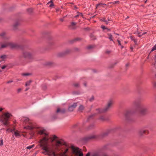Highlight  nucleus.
Instances as JSON below:
<instances>
[{"label": "nucleus", "instance_id": "nucleus-53", "mask_svg": "<svg viewBox=\"0 0 156 156\" xmlns=\"http://www.w3.org/2000/svg\"><path fill=\"white\" fill-rule=\"evenodd\" d=\"M153 85L154 87H156V82H154V83Z\"/></svg>", "mask_w": 156, "mask_h": 156}, {"label": "nucleus", "instance_id": "nucleus-34", "mask_svg": "<svg viewBox=\"0 0 156 156\" xmlns=\"http://www.w3.org/2000/svg\"><path fill=\"white\" fill-rule=\"evenodd\" d=\"M155 50H156V44L153 47L151 51H153Z\"/></svg>", "mask_w": 156, "mask_h": 156}, {"label": "nucleus", "instance_id": "nucleus-27", "mask_svg": "<svg viewBox=\"0 0 156 156\" xmlns=\"http://www.w3.org/2000/svg\"><path fill=\"white\" fill-rule=\"evenodd\" d=\"M31 82L32 81L30 80L27 81L26 83L25 86H27L30 85Z\"/></svg>", "mask_w": 156, "mask_h": 156}, {"label": "nucleus", "instance_id": "nucleus-55", "mask_svg": "<svg viewBox=\"0 0 156 156\" xmlns=\"http://www.w3.org/2000/svg\"><path fill=\"white\" fill-rule=\"evenodd\" d=\"M62 54V53H60V54H59L58 55V56H62V55H61Z\"/></svg>", "mask_w": 156, "mask_h": 156}, {"label": "nucleus", "instance_id": "nucleus-29", "mask_svg": "<svg viewBox=\"0 0 156 156\" xmlns=\"http://www.w3.org/2000/svg\"><path fill=\"white\" fill-rule=\"evenodd\" d=\"M130 38L132 41H134V42L135 43H136L137 40H136V39H135V38L133 36H131Z\"/></svg>", "mask_w": 156, "mask_h": 156}, {"label": "nucleus", "instance_id": "nucleus-35", "mask_svg": "<svg viewBox=\"0 0 156 156\" xmlns=\"http://www.w3.org/2000/svg\"><path fill=\"white\" fill-rule=\"evenodd\" d=\"M73 86L75 87H77L79 86V84L78 83H76L73 84Z\"/></svg>", "mask_w": 156, "mask_h": 156}, {"label": "nucleus", "instance_id": "nucleus-56", "mask_svg": "<svg viewBox=\"0 0 156 156\" xmlns=\"http://www.w3.org/2000/svg\"><path fill=\"white\" fill-rule=\"evenodd\" d=\"M127 41H123V44H124L123 45H124L125 44H127Z\"/></svg>", "mask_w": 156, "mask_h": 156}, {"label": "nucleus", "instance_id": "nucleus-36", "mask_svg": "<svg viewBox=\"0 0 156 156\" xmlns=\"http://www.w3.org/2000/svg\"><path fill=\"white\" fill-rule=\"evenodd\" d=\"M22 89L21 88H19L17 89V93H19L22 90Z\"/></svg>", "mask_w": 156, "mask_h": 156}, {"label": "nucleus", "instance_id": "nucleus-31", "mask_svg": "<svg viewBox=\"0 0 156 156\" xmlns=\"http://www.w3.org/2000/svg\"><path fill=\"white\" fill-rule=\"evenodd\" d=\"M109 4H119V2L118 1H115L114 2H109Z\"/></svg>", "mask_w": 156, "mask_h": 156}, {"label": "nucleus", "instance_id": "nucleus-42", "mask_svg": "<svg viewBox=\"0 0 156 156\" xmlns=\"http://www.w3.org/2000/svg\"><path fill=\"white\" fill-rule=\"evenodd\" d=\"M155 62L154 64V67L156 69V55H155Z\"/></svg>", "mask_w": 156, "mask_h": 156}, {"label": "nucleus", "instance_id": "nucleus-52", "mask_svg": "<svg viewBox=\"0 0 156 156\" xmlns=\"http://www.w3.org/2000/svg\"><path fill=\"white\" fill-rule=\"evenodd\" d=\"M12 80H10V81H8L7 82V83H12Z\"/></svg>", "mask_w": 156, "mask_h": 156}, {"label": "nucleus", "instance_id": "nucleus-8", "mask_svg": "<svg viewBox=\"0 0 156 156\" xmlns=\"http://www.w3.org/2000/svg\"><path fill=\"white\" fill-rule=\"evenodd\" d=\"M64 144V142L62 140H57L55 143V149L57 151H59L60 150L58 147Z\"/></svg>", "mask_w": 156, "mask_h": 156}, {"label": "nucleus", "instance_id": "nucleus-19", "mask_svg": "<svg viewBox=\"0 0 156 156\" xmlns=\"http://www.w3.org/2000/svg\"><path fill=\"white\" fill-rule=\"evenodd\" d=\"M84 107L83 105H81L78 108V111L80 112H83V110H84Z\"/></svg>", "mask_w": 156, "mask_h": 156}, {"label": "nucleus", "instance_id": "nucleus-5", "mask_svg": "<svg viewBox=\"0 0 156 156\" xmlns=\"http://www.w3.org/2000/svg\"><path fill=\"white\" fill-rule=\"evenodd\" d=\"M133 104L134 106H136L138 108L139 113L141 115H144L147 112V108L143 107H140V102L139 101L137 100L134 101L133 102Z\"/></svg>", "mask_w": 156, "mask_h": 156}, {"label": "nucleus", "instance_id": "nucleus-33", "mask_svg": "<svg viewBox=\"0 0 156 156\" xmlns=\"http://www.w3.org/2000/svg\"><path fill=\"white\" fill-rule=\"evenodd\" d=\"M5 35V33H2L0 34V37H1L4 38Z\"/></svg>", "mask_w": 156, "mask_h": 156}, {"label": "nucleus", "instance_id": "nucleus-37", "mask_svg": "<svg viewBox=\"0 0 156 156\" xmlns=\"http://www.w3.org/2000/svg\"><path fill=\"white\" fill-rule=\"evenodd\" d=\"M19 24V23L17 22H16L14 25L13 26L14 27H16Z\"/></svg>", "mask_w": 156, "mask_h": 156}, {"label": "nucleus", "instance_id": "nucleus-10", "mask_svg": "<svg viewBox=\"0 0 156 156\" xmlns=\"http://www.w3.org/2000/svg\"><path fill=\"white\" fill-rule=\"evenodd\" d=\"M148 128L147 126H145L143 129H140L139 132V133L140 135H142L144 134H145L146 133H148V130L147 129Z\"/></svg>", "mask_w": 156, "mask_h": 156}, {"label": "nucleus", "instance_id": "nucleus-17", "mask_svg": "<svg viewBox=\"0 0 156 156\" xmlns=\"http://www.w3.org/2000/svg\"><path fill=\"white\" fill-rule=\"evenodd\" d=\"M77 24L76 23L72 22L71 23V24L69 26V27L70 29H75L76 27H75V26Z\"/></svg>", "mask_w": 156, "mask_h": 156}, {"label": "nucleus", "instance_id": "nucleus-2", "mask_svg": "<svg viewBox=\"0 0 156 156\" xmlns=\"http://www.w3.org/2000/svg\"><path fill=\"white\" fill-rule=\"evenodd\" d=\"M22 120L26 126L24 127V129L27 130H32L34 129H37L38 127L36 126L35 124L33 123L32 121L27 117H24Z\"/></svg>", "mask_w": 156, "mask_h": 156}, {"label": "nucleus", "instance_id": "nucleus-3", "mask_svg": "<svg viewBox=\"0 0 156 156\" xmlns=\"http://www.w3.org/2000/svg\"><path fill=\"white\" fill-rule=\"evenodd\" d=\"M12 115L8 112H5L1 116L0 121L4 125L7 126L9 124V120Z\"/></svg>", "mask_w": 156, "mask_h": 156}, {"label": "nucleus", "instance_id": "nucleus-60", "mask_svg": "<svg viewBox=\"0 0 156 156\" xmlns=\"http://www.w3.org/2000/svg\"><path fill=\"white\" fill-rule=\"evenodd\" d=\"M106 29L108 31H110V29H109L108 28H107V27L106 28Z\"/></svg>", "mask_w": 156, "mask_h": 156}, {"label": "nucleus", "instance_id": "nucleus-15", "mask_svg": "<svg viewBox=\"0 0 156 156\" xmlns=\"http://www.w3.org/2000/svg\"><path fill=\"white\" fill-rule=\"evenodd\" d=\"M98 119L101 121H103L108 120V119L105 116L102 115Z\"/></svg>", "mask_w": 156, "mask_h": 156}, {"label": "nucleus", "instance_id": "nucleus-39", "mask_svg": "<svg viewBox=\"0 0 156 156\" xmlns=\"http://www.w3.org/2000/svg\"><path fill=\"white\" fill-rule=\"evenodd\" d=\"M94 137H95V136H89L88 137H87V139H92V138H94Z\"/></svg>", "mask_w": 156, "mask_h": 156}, {"label": "nucleus", "instance_id": "nucleus-12", "mask_svg": "<svg viewBox=\"0 0 156 156\" xmlns=\"http://www.w3.org/2000/svg\"><path fill=\"white\" fill-rule=\"evenodd\" d=\"M23 56L25 58H27L29 59H31L32 58L31 54L27 52H25L23 54Z\"/></svg>", "mask_w": 156, "mask_h": 156}, {"label": "nucleus", "instance_id": "nucleus-61", "mask_svg": "<svg viewBox=\"0 0 156 156\" xmlns=\"http://www.w3.org/2000/svg\"><path fill=\"white\" fill-rule=\"evenodd\" d=\"M56 137H56V136H54V137H53L54 139H55V138H56Z\"/></svg>", "mask_w": 156, "mask_h": 156}, {"label": "nucleus", "instance_id": "nucleus-24", "mask_svg": "<svg viewBox=\"0 0 156 156\" xmlns=\"http://www.w3.org/2000/svg\"><path fill=\"white\" fill-rule=\"evenodd\" d=\"M146 33H147L146 32H143L142 33H138V37H140L142 36V35L145 34H146Z\"/></svg>", "mask_w": 156, "mask_h": 156}, {"label": "nucleus", "instance_id": "nucleus-6", "mask_svg": "<svg viewBox=\"0 0 156 156\" xmlns=\"http://www.w3.org/2000/svg\"><path fill=\"white\" fill-rule=\"evenodd\" d=\"M8 46L9 47L12 48H18L19 45L16 43H13L11 42H7L5 44L0 45V49L5 48Z\"/></svg>", "mask_w": 156, "mask_h": 156}, {"label": "nucleus", "instance_id": "nucleus-7", "mask_svg": "<svg viewBox=\"0 0 156 156\" xmlns=\"http://www.w3.org/2000/svg\"><path fill=\"white\" fill-rule=\"evenodd\" d=\"M71 149L73 154H75L76 156H83V154L81 150L77 147L72 146Z\"/></svg>", "mask_w": 156, "mask_h": 156}, {"label": "nucleus", "instance_id": "nucleus-18", "mask_svg": "<svg viewBox=\"0 0 156 156\" xmlns=\"http://www.w3.org/2000/svg\"><path fill=\"white\" fill-rule=\"evenodd\" d=\"M107 35L108 36V38L110 40V41H112L114 42V41L113 40V37L112 35L111 34H108Z\"/></svg>", "mask_w": 156, "mask_h": 156}, {"label": "nucleus", "instance_id": "nucleus-62", "mask_svg": "<svg viewBox=\"0 0 156 156\" xmlns=\"http://www.w3.org/2000/svg\"><path fill=\"white\" fill-rule=\"evenodd\" d=\"M51 64V63H48L47 64L48 65H50Z\"/></svg>", "mask_w": 156, "mask_h": 156}, {"label": "nucleus", "instance_id": "nucleus-50", "mask_svg": "<svg viewBox=\"0 0 156 156\" xmlns=\"http://www.w3.org/2000/svg\"><path fill=\"white\" fill-rule=\"evenodd\" d=\"M10 130V128H8L6 130L7 132H9Z\"/></svg>", "mask_w": 156, "mask_h": 156}, {"label": "nucleus", "instance_id": "nucleus-43", "mask_svg": "<svg viewBox=\"0 0 156 156\" xmlns=\"http://www.w3.org/2000/svg\"><path fill=\"white\" fill-rule=\"evenodd\" d=\"M94 100V98L93 96L90 99L89 101H92Z\"/></svg>", "mask_w": 156, "mask_h": 156}, {"label": "nucleus", "instance_id": "nucleus-32", "mask_svg": "<svg viewBox=\"0 0 156 156\" xmlns=\"http://www.w3.org/2000/svg\"><path fill=\"white\" fill-rule=\"evenodd\" d=\"M90 37L91 39L94 40L96 39L94 35L93 34H91L90 35Z\"/></svg>", "mask_w": 156, "mask_h": 156}, {"label": "nucleus", "instance_id": "nucleus-57", "mask_svg": "<svg viewBox=\"0 0 156 156\" xmlns=\"http://www.w3.org/2000/svg\"><path fill=\"white\" fill-rule=\"evenodd\" d=\"M29 89V88L27 87L25 89V91H27Z\"/></svg>", "mask_w": 156, "mask_h": 156}, {"label": "nucleus", "instance_id": "nucleus-45", "mask_svg": "<svg viewBox=\"0 0 156 156\" xmlns=\"http://www.w3.org/2000/svg\"><path fill=\"white\" fill-rule=\"evenodd\" d=\"M27 11L28 12H31L32 11V9H27Z\"/></svg>", "mask_w": 156, "mask_h": 156}, {"label": "nucleus", "instance_id": "nucleus-14", "mask_svg": "<svg viewBox=\"0 0 156 156\" xmlns=\"http://www.w3.org/2000/svg\"><path fill=\"white\" fill-rule=\"evenodd\" d=\"M135 112L132 111H127L125 114V116L126 118H128Z\"/></svg>", "mask_w": 156, "mask_h": 156}, {"label": "nucleus", "instance_id": "nucleus-11", "mask_svg": "<svg viewBox=\"0 0 156 156\" xmlns=\"http://www.w3.org/2000/svg\"><path fill=\"white\" fill-rule=\"evenodd\" d=\"M86 156H108L105 154H101L99 153H95L92 154L90 156V153H88L86 155Z\"/></svg>", "mask_w": 156, "mask_h": 156}, {"label": "nucleus", "instance_id": "nucleus-26", "mask_svg": "<svg viewBox=\"0 0 156 156\" xmlns=\"http://www.w3.org/2000/svg\"><path fill=\"white\" fill-rule=\"evenodd\" d=\"M34 144H33V145H30V146H28L27 147H26V149H30L31 148H32L33 147H34Z\"/></svg>", "mask_w": 156, "mask_h": 156}, {"label": "nucleus", "instance_id": "nucleus-46", "mask_svg": "<svg viewBox=\"0 0 156 156\" xmlns=\"http://www.w3.org/2000/svg\"><path fill=\"white\" fill-rule=\"evenodd\" d=\"M93 48V46L92 45H90L87 47V48L88 49H90Z\"/></svg>", "mask_w": 156, "mask_h": 156}, {"label": "nucleus", "instance_id": "nucleus-54", "mask_svg": "<svg viewBox=\"0 0 156 156\" xmlns=\"http://www.w3.org/2000/svg\"><path fill=\"white\" fill-rule=\"evenodd\" d=\"M60 20L62 22H63L64 21V19L63 18H61L60 19Z\"/></svg>", "mask_w": 156, "mask_h": 156}, {"label": "nucleus", "instance_id": "nucleus-23", "mask_svg": "<svg viewBox=\"0 0 156 156\" xmlns=\"http://www.w3.org/2000/svg\"><path fill=\"white\" fill-rule=\"evenodd\" d=\"M100 20L102 22H105L106 24H108V21L105 20V18L101 19Z\"/></svg>", "mask_w": 156, "mask_h": 156}, {"label": "nucleus", "instance_id": "nucleus-20", "mask_svg": "<svg viewBox=\"0 0 156 156\" xmlns=\"http://www.w3.org/2000/svg\"><path fill=\"white\" fill-rule=\"evenodd\" d=\"M6 56L5 55H2L0 57V62L4 60L6 58Z\"/></svg>", "mask_w": 156, "mask_h": 156}, {"label": "nucleus", "instance_id": "nucleus-49", "mask_svg": "<svg viewBox=\"0 0 156 156\" xmlns=\"http://www.w3.org/2000/svg\"><path fill=\"white\" fill-rule=\"evenodd\" d=\"M15 129H10V132H11L12 133L13 131L15 132Z\"/></svg>", "mask_w": 156, "mask_h": 156}, {"label": "nucleus", "instance_id": "nucleus-64", "mask_svg": "<svg viewBox=\"0 0 156 156\" xmlns=\"http://www.w3.org/2000/svg\"><path fill=\"white\" fill-rule=\"evenodd\" d=\"M131 50H133V48H132V47H131Z\"/></svg>", "mask_w": 156, "mask_h": 156}, {"label": "nucleus", "instance_id": "nucleus-38", "mask_svg": "<svg viewBox=\"0 0 156 156\" xmlns=\"http://www.w3.org/2000/svg\"><path fill=\"white\" fill-rule=\"evenodd\" d=\"M30 75L29 73H23L22 74V75L23 76H27Z\"/></svg>", "mask_w": 156, "mask_h": 156}, {"label": "nucleus", "instance_id": "nucleus-41", "mask_svg": "<svg viewBox=\"0 0 156 156\" xmlns=\"http://www.w3.org/2000/svg\"><path fill=\"white\" fill-rule=\"evenodd\" d=\"M94 126V125L93 124H92L91 125H90L88 128V129H90L92 128H93V127Z\"/></svg>", "mask_w": 156, "mask_h": 156}, {"label": "nucleus", "instance_id": "nucleus-30", "mask_svg": "<svg viewBox=\"0 0 156 156\" xmlns=\"http://www.w3.org/2000/svg\"><path fill=\"white\" fill-rule=\"evenodd\" d=\"M3 139L2 138H1L0 140V146H2L3 145Z\"/></svg>", "mask_w": 156, "mask_h": 156}, {"label": "nucleus", "instance_id": "nucleus-21", "mask_svg": "<svg viewBox=\"0 0 156 156\" xmlns=\"http://www.w3.org/2000/svg\"><path fill=\"white\" fill-rule=\"evenodd\" d=\"M14 135L16 136H20V132L19 131L17 130L14 132Z\"/></svg>", "mask_w": 156, "mask_h": 156}, {"label": "nucleus", "instance_id": "nucleus-63", "mask_svg": "<svg viewBox=\"0 0 156 156\" xmlns=\"http://www.w3.org/2000/svg\"><path fill=\"white\" fill-rule=\"evenodd\" d=\"M84 84L85 86H86V83H84Z\"/></svg>", "mask_w": 156, "mask_h": 156}, {"label": "nucleus", "instance_id": "nucleus-59", "mask_svg": "<svg viewBox=\"0 0 156 156\" xmlns=\"http://www.w3.org/2000/svg\"><path fill=\"white\" fill-rule=\"evenodd\" d=\"M3 108H0V112L2 111L3 110Z\"/></svg>", "mask_w": 156, "mask_h": 156}, {"label": "nucleus", "instance_id": "nucleus-25", "mask_svg": "<svg viewBox=\"0 0 156 156\" xmlns=\"http://www.w3.org/2000/svg\"><path fill=\"white\" fill-rule=\"evenodd\" d=\"M49 3H50V4L49 5V7H52V6H54V4L52 2V0L49 1L48 3L47 4H48Z\"/></svg>", "mask_w": 156, "mask_h": 156}, {"label": "nucleus", "instance_id": "nucleus-48", "mask_svg": "<svg viewBox=\"0 0 156 156\" xmlns=\"http://www.w3.org/2000/svg\"><path fill=\"white\" fill-rule=\"evenodd\" d=\"M109 4L108 3V4H107V5H105L106 9L108 8V7H111V6H109Z\"/></svg>", "mask_w": 156, "mask_h": 156}, {"label": "nucleus", "instance_id": "nucleus-40", "mask_svg": "<svg viewBox=\"0 0 156 156\" xmlns=\"http://www.w3.org/2000/svg\"><path fill=\"white\" fill-rule=\"evenodd\" d=\"M95 114H92L90 116H89L88 118V120H89L91 118H92V117Z\"/></svg>", "mask_w": 156, "mask_h": 156}, {"label": "nucleus", "instance_id": "nucleus-4", "mask_svg": "<svg viewBox=\"0 0 156 156\" xmlns=\"http://www.w3.org/2000/svg\"><path fill=\"white\" fill-rule=\"evenodd\" d=\"M113 101L110 100H109L107 104V105L104 109L98 108L96 109V112L97 113H105L108 110L112 107L113 104Z\"/></svg>", "mask_w": 156, "mask_h": 156}, {"label": "nucleus", "instance_id": "nucleus-51", "mask_svg": "<svg viewBox=\"0 0 156 156\" xmlns=\"http://www.w3.org/2000/svg\"><path fill=\"white\" fill-rule=\"evenodd\" d=\"M110 51H106V53L107 54H109V53H110Z\"/></svg>", "mask_w": 156, "mask_h": 156}, {"label": "nucleus", "instance_id": "nucleus-44", "mask_svg": "<svg viewBox=\"0 0 156 156\" xmlns=\"http://www.w3.org/2000/svg\"><path fill=\"white\" fill-rule=\"evenodd\" d=\"M57 119V117L55 116H54L52 117V120H53L55 119Z\"/></svg>", "mask_w": 156, "mask_h": 156}, {"label": "nucleus", "instance_id": "nucleus-1", "mask_svg": "<svg viewBox=\"0 0 156 156\" xmlns=\"http://www.w3.org/2000/svg\"><path fill=\"white\" fill-rule=\"evenodd\" d=\"M37 133L39 134L44 135L45 136L40 142L41 147H42V150L44 151L42 152V153L49 156H67L66 153L68 151V149H66L64 152H61L56 154L53 149L48 147V142L49 139L48 134L46 133L45 129H41L38 130Z\"/></svg>", "mask_w": 156, "mask_h": 156}, {"label": "nucleus", "instance_id": "nucleus-16", "mask_svg": "<svg viewBox=\"0 0 156 156\" xmlns=\"http://www.w3.org/2000/svg\"><path fill=\"white\" fill-rule=\"evenodd\" d=\"M105 5H107L106 4H103L102 3H98L96 5V9H97L99 7H102L103 8H105Z\"/></svg>", "mask_w": 156, "mask_h": 156}, {"label": "nucleus", "instance_id": "nucleus-47", "mask_svg": "<svg viewBox=\"0 0 156 156\" xmlns=\"http://www.w3.org/2000/svg\"><path fill=\"white\" fill-rule=\"evenodd\" d=\"M101 27L103 29L105 30L106 29V27H105L104 26L102 25L101 26Z\"/></svg>", "mask_w": 156, "mask_h": 156}, {"label": "nucleus", "instance_id": "nucleus-9", "mask_svg": "<svg viewBox=\"0 0 156 156\" xmlns=\"http://www.w3.org/2000/svg\"><path fill=\"white\" fill-rule=\"evenodd\" d=\"M124 39V37L122 36L121 37L118 38L117 40V41L119 45L121 47V48H124L123 45V39Z\"/></svg>", "mask_w": 156, "mask_h": 156}, {"label": "nucleus", "instance_id": "nucleus-22", "mask_svg": "<svg viewBox=\"0 0 156 156\" xmlns=\"http://www.w3.org/2000/svg\"><path fill=\"white\" fill-rule=\"evenodd\" d=\"M65 112V110L64 109L62 110H61L59 108H58L56 111V112L58 113L59 112H61L62 113H64Z\"/></svg>", "mask_w": 156, "mask_h": 156}, {"label": "nucleus", "instance_id": "nucleus-58", "mask_svg": "<svg viewBox=\"0 0 156 156\" xmlns=\"http://www.w3.org/2000/svg\"><path fill=\"white\" fill-rule=\"evenodd\" d=\"M129 66V63H127L126 65V67H127Z\"/></svg>", "mask_w": 156, "mask_h": 156}, {"label": "nucleus", "instance_id": "nucleus-13", "mask_svg": "<svg viewBox=\"0 0 156 156\" xmlns=\"http://www.w3.org/2000/svg\"><path fill=\"white\" fill-rule=\"evenodd\" d=\"M77 106V103H74L73 105L69 106L68 108V110L69 111L71 112L73 111L74 108H75Z\"/></svg>", "mask_w": 156, "mask_h": 156}, {"label": "nucleus", "instance_id": "nucleus-28", "mask_svg": "<svg viewBox=\"0 0 156 156\" xmlns=\"http://www.w3.org/2000/svg\"><path fill=\"white\" fill-rule=\"evenodd\" d=\"M78 13V14L76 15L75 16V17H79V16H81V17H82L83 16V15L82 14V13H80V12H77Z\"/></svg>", "mask_w": 156, "mask_h": 156}]
</instances>
